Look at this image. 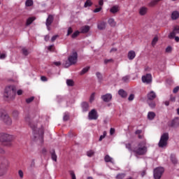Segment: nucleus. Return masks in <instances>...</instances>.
Masks as SVG:
<instances>
[{
    "mask_svg": "<svg viewBox=\"0 0 179 179\" xmlns=\"http://www.w3.org/2000/svg\"><path fill=\"white\" fill-rule=\"evenodd\" d=\"M25 121L27 122L28 125H29L30 128L34 131V134L39 135L41 138H42L43 134H44V129L41 124L36 123L30 117H25Z\"/></svg>",
    "mask_w": 179,
    "mask_h": 179,
    "instance_id": "1",
    "label": "nucleus"
},
{
    "mask_svg": "<svg viewBox=\"0 0 179 179\" xmlns=\"http://www.w3.org/2000/svg\"><path fill=\"white\" fill-rule=\"evenodd\" d=\"M13 136L7 133H0V142L3 144V146L6 148H12L13 146Z\"/></svg>",
    "mask_w": 179,
    "mask_h": 179,
    "instance_id": "2",
    "label": "nucleus"
},
{
    "mask_svg": "<svg viewBox=\"0 0 179 179\" xmlns=\"http://www.w3.org/2000/svg\"><path fill=\"white\" fill-rule=\"evenodd\" d=\"M136 156H143L148 153V147L145 141L141 142L133 150Z\"/></svg>",
    "mask_w": 179,
    "mask_h": 179,
    "instance_id": "3",
    "label": "nucleus"
},
{
    "mask_svg": "<svg viewBox=\"0 0 179 179\" xmlns=\"http://www.w3.org/2000/svg\"><path fill=\"white\" fill-rule=\"evenodd\" d=\"M3 96L8 100L15 99V87L13 85L7 86L4 90Z\"/></svg>",
    "mask_w": 179,
    "mask_h": 179,
    "instance_id": "4",
    "label": "nucleus"
},
{
    "mask_svg": "<svg viewBox=\"0 0 179 179\" xmlns=\"http://www.w3.org/2000/svg\"><path fill=\"white\" fill-rule=\"evenodd\" d=\"M169 138V133H163L161 135L160 140L158 143L159 148H162V149H165V148H167Z\"/></svg>",
    "mask_w": 179,
    "mask_h": 179,
    "instance_id": "5",
    "label": "nucleus"
},
{
    "mask_svg": "<svg viewBox=\"0 0 179 179\" xmlns=\"http://www.w3.org/2000/svg\"><path fill=\"white\" fill-rule=\"evenodd\" d=\"M78 62V53L76 52H73L68 58V62L64 64V68H69L71 65H75Z\"/></svg>",
    "mask_w": 179,
    "mask_h": 179,
    "instance_id": "6",
    "label": "nucleus"
},
{
    "mask_svg": "<svg viewBox=\"0 0 179 179\" xmlns=\"http://www.w3.org/2000/svg\"><path fill=\"white\" fill-rule=\"evenodd\" d=\"M163 173H164V169L163 167H158L154 170V178L160 179L162 178V176H163Z\"/></svg>",
    "mask_w": 179,
    "mask_h": 179,
    "instance_id": "7",
    "label": "nucleus"
},
{
    "mask_svg": "<svg viewBox=\"0 0 179 179\" xmlns=\"http://www.w3.org/2000/svg\"><path fill=\"white\" fill-rule=\"evenodd\" d=\"M142 80L143 83H146L147 85H149V83H152V75L151 74H147L142 77Z\"/></svg>",
    "mask_w": 179,
    "mask_h": 179,
    "instance_id": "8",
    "label": "nucleus"
},
{
    "mask_svg": "<svg viewBox=\"0 0 179 179\" xmlns=\"http://www.w3.org/2000/svg\"><path fill=\"white\" fill-rule=\"evenodd\" d=\"M99 115H97V111H96L94 109H92L89 113V118L90 120H96L98 118Z\"/></svg>",
    "mask_w": 179,
    "mask_h": 179,
    "instance_id": "9",
    "label": "nucleus"
},
{
    "mask_svg": "<svg viewBox=\"0 0 179 179\" xmlns=\"http://www.w3.org/2000/svg\"><path fill=\"white\" fill-rule=\"evenodd\" d=\"M6 125L10 126L12 125V118H10V116L9 115H6V116L1 120Z\"/></svg>",
    "mask_w": 179,
    "mask_h": 179,
    "instance_id": "10",
    "label": "nucleus"
},
{
    "mask_svg": "<svg viewBox=\"0 0 179 179\" xmlns=\"http://www.w3.org/2000/svg\"><path fill=\"white\" fill-rule=\"evenodd\" d=\"M176 34H179V26L174 27L173 31L169 35V38H174Z\"/></svg>",
    "mask_w": 179,
    "mask_h": 179,
    "instance_id": "11",
    "label": "nucleus"
},
{
    "mask_svg": "<svg viewBox=\"0 0 179 179\" xmlns=\"http://www.w3.org/2000/svg\"><path fill=\"white\" fill-rule=\"evenodd\" d=\"M101 98L103 101L108 103V101H110L111 99H113V95H111V94H106L105 95H102Z\"/></svg>",
    "mask_w": 179,
    "mask_h": 179,
    "instance_id": "12",
    "label": "nucleus"
},
{
    "mask_svg": "<svg viewBox=\"0 0 179 179\" xmlns=\"http://www.w3.org/2000/svg\"><path fill=\"white\" fill-rule=\"evenodd\" d=\"M54 17H52V15H49L48 19L46 20V26L48 27V30H50V26L51 23H52Z\"/></svg>",
    "mask_w": 179,
    "mask_h": 179,
    "instance_id": "13",
    "label": "nucleus"
},
{
    "mask_svg": "<svg viewBox=\"0 0 179 179\" xmlns=\"http://www.w3.org/2000/svg\"><path fill=\"white\" fill-rule=\"evenodd\" d=\"M127 57L130 61H132L136 57V53H135V51L131 50L128 52Z\"/></svg>",
    "mask_w": 179,
    "mask_h": 179,
    "instance_id": "14",
    "label": "nucleus"
},
{
    "mask_svg": "<svg viewBox=\"0 0 179 179\" xmlns=\"http://www.w3.org/2000/svg\"><path fill=\"white\" fill-rule=\"evenodd\" d=\"M108 23L111 27H115V26H117V22H115V20H114V18H109L108 20Z\"/></svg>",
    "mask_w": 179,
    "mask_h": 179,
    "instance_id": "15",
    "label": "nucleus"
},
{
    "mask_svg": "<svg viewBox=\"0 0 179 179\" xmlns=\"http://www.w3.org/2000/svg\"><path fill=\"white\" fill-rule=\"evenodd\" d=\"M155 97H156V93L153 91H151L148 94V100H155Z\"/></svg>",
    "mask_w": 179,
    "mask_h": 179,
    "instance_id": "16",
    "label": "nucleus"
},
{
    "mask_svg": "<svg viewBox=\"0 0 179 179\" xmlns=\"http://www.w3.org/2000/svg\"><path fill=\"white\" fill-rule=\"evenodd\" d=\"M139 13L141 16H145L146 13H148V8L146 7H141L139 10Z\"/></svg>",
    "mask_w": 179,
    "mask_h": 179,
    "instance_id": "17",
    "label": "nucleus"
},
{
    "mask_svg": "<svg viewBox=\"0 0 179 179\" xmlns=\"http://www.w3.org/2000/svg\"><path fill=\"white\" fill-rule=\"evenodd\" d=\"M106 25H107V23H106L105 22H101L98 23L97 27L99 30H104V29H106Z\"/></svg>",
    "mask_w": 179,
    "mask_h": 179,
    "instance_id": "18",
    "label": "nucleus"
},
{
    "mask_svg": "<svg viewBox=\"0 0 179 179\" xmlns=\"http://www.w3.org/2000/svg\"><path fill=\"white\" fill-rule=\"evenodd\" d=\"M120 10V7L118 6H113L110 8V12L111 13H117Z\"/></svg>",
    "mask_w": 179,
    "mask_h": 179,
    "instance_id": "19",
    "label": "nucleus"
},
{
    "mask_svg": "<svg viewBox=\"0 0 179 179\" xmlns=\"http://www.w3.org/2000/svg\"><path fill=\"white\" fill-rule=\"evenodd\" d=\"M7 113L3 109H0V121H2L7 115Z\"/></svg>",
    "mask_w": 179,
    "mask_h": 179,
    "instance_id": "20",
    "label": "nucleus"
},
{
    "mask_svg": "<svg viewBox=\"0 0 179 179\" xmlns=\"http://www.w3.org/2000/svg\"><path fill=\"white\" fill-rule=\"evenodd\" d=\"M90 30V27L85 25L80 28V33H88Z\"/></svg>",
    "mask_w": 179,
    "mask_h": 179,
    "instance_id": "21",
    "label": "nucleus"
},
{
    "mask_svg": "<svg viewBox=\"0 0 179 179\" xmlns=\"http://www.w3.org/2000/svg\"><path fill=\"white\" fill-rule=\"evenodd\" d=\"M171 17L173 20H177L179 17V13L178 11H173L171 14Z\"/></svg>",
    "mask_w": 179,
    "mask_h": 179,
    "instance_id": "22",
    "label": "nucleus"
},
{
    "mask_svg": "<svg viewBox=\"0 0 179 179\" xmlns=\"http://www.w3.org/2000/svg\"><path fill=\"white\" fill-rule=\"evenodd\" d=\"M155 117H156V113H155V112H149L148 113V118L150 121H152V120H155Z\"/></svg>",
    "mask_w": 179,
    "mask_h": 179,
    "instance_id": "23",
    "label": "nucleus"
},
{
    "mask_svg": "<svg viewBox=\"0 0 179 179\" xmlns=\"http://www.w3.org/2000/svg\"><path fill=\"white\" fill-rule=\"evenodd\" d=\"M34 20H36V17H29L27 20V22H26L27 26H29V24H31V23H33V22H34Z\"/></svg>",
    "mask_w": 179,
    "mask_h": 179,
    "instance_id": "24",
    "label": "nucleus"
},
{
    "mask_svg": "<svg viewBox=\"0 0 179 179\" xmlns=\"http://www.w3.org/2000/svg\"><path fill=\"white\" fill-rule=\"evenodd\" d=\"M171 125H172V127H178V125H179V118L176 117L173 120H172Z\"/></svg>",
    "mask_w": 179,
    "mask_h": 179,
    "instance_id": "25",
    "label": "nucleus"
},
{
    "mask_svg": "<svg viewBox=\"0 0 179 179\" xmlns=\"http://www.w3.org/2000/svg\"><path fill=\"white\" fill-rule=\"evenodd\" d=\"M118 94L120 97H122L123 99L127 97V92L124 91V90H120L118 91Z\"/></svg>",
    "mask_w": 179,
    "mask_h": 179,
    "instance_id": "26",
    "label": "nucleus"
},
{
    "mask_svg": "<svg viewBox=\"0 0 179 179\" xmlns=\"http://www.w3.org/2000/svg\"><path fill=\"white\" fill-rule=\"evenodd\" d=\"M83 111H87L89 110V103L87 102H83L82 103Z\"/></svg>",
    "mask_w": 179,
    "mask_h": 179,
    "instance_id": "27",
    "label": "nucleus"
},
{
    "mask_svg": "<svg viewBox=\"0 0 179 179\" xmlns=\"http://www.w3.org/2000/svg\"><path fill=\"white\" fill-rule=\"evenodd\" d=\"M22 52L23 55H25V57H27V55H29L30 54V52L26 48H22Z\"/></svg>",
    "mask_w": 179,
    "mask_h": 179,
    "instance_id": "28",
    "label": "nucleus"
},
{
    "mask_svg": "<svg viewBox=\"0 0 179 179\" xmlns=\"http://www.w3.org/2000/svg\"><path fill=\"white\" fill-rule=\"evenodd\" d=\"M158 41H159V38L157 36H155L152 41V47H155Z\"/></svg>",
    "mask_w": 179,
    "mask_h": 179,
    "instance_id": "29",
    "label": "nucleus"
},
{
    "mask_svg": "<svg viewBox=\"0 0 179 179\" xmlns=\"http://www.w3.org/2000/svg\"><path fill=\"white\" fill-rule=\"evenodd\" d=\"M51 157L54 162H57V154H55V150L51 152Z\"/></svg>",
    "mask_w": 179,
    "mask_h": 179,
    "instance_id": "30",
    "label": "nucleus"
},
{
    "mask_svg": "<svg viewBox=\"0 0 179 179\" xmlns=\"http://www.w3.org/2000/svg\"><path fill=\"white\" fill-rule=\"evenodd\" d=\"M13 117L14 120H17L19 118V111L14 110L13 112Z\"/></svg>",
    "mask_w": 179,
    "mask_h": 179,
    "instance_id": "31",
    "label": "nucleus"
},
{
    "mask_svg": "<svg viewBox=\"0 0 179 179\" xmlns=\"http://www.w3.org/2000/svg\"><path fill=\"white\" fill-rule=\"evenodd\" d=\"M105 162H106L107 163H114V162L113 161V158H111V157H110L109 155H106L105 157Z\"/></svg>",
    "mask_w": 179,
    "mask_h": 179,
    "instance_id": "32",
    "label": "nucleus"
},
{
    "mask_svg": "<svg viewBox=\"0 0 179 179\" xmlns=\"http://www.w3.org/2000/svg\"><path fill=\"white\" fill-rule=\"evenodd\" d=\"M162 0H152L150 3L149 6H155V5H157V3L160 2Z\"/></svg>",
    "mask_w": 179,
    "mask_h": 179,
    "instance_id": "33",
    "label": "nucleus"
},
{
    "mask_svg": "<svg viewBox=\"0 0 179 179\" xmlns=\"http://www.w3.org/2000/svg\"><path fill=\"white\" fill-rule=\"evenodd\" d=\"M90 69V67H85L80 71V75H85V73H87Z\"/></svg>",
    "mask_w": 179,
    "mask_h": 179,
    "instance_id": "34",
    "label": "nucleus"
},
{
    "mask_svg": "<svg viewBox=\"0 0 179 179\" xmlns=\"http://www.w3.org/2000/svg\"><path fill=\"white\" fill-rule=\"evenodd\" d=\"M96 75L99 82H101L103 80V76H101V73L100 72H97Z\"/></svg>",
    "mask_w": 179,
    "mask_h": 179,
    "instance_id": "35",
    "label": "nucleus"
},
{
    "mask_svg": "<svg viewBox=\"0 0 179 179\" xmlns=\"http://www.w3.org/2000/svg\"><path fill=\"white\" fill-rule=\"evenodd\" d=\"M92 1L90 0H87L85 3L84 7L87 8L88 6H92Z\"/></svg>",
    "mask_w": 179,
    "mask_h": 179,
    "instance_id": "36",
    "label": "nucleus"
},
{
    "mask_svg": "<svg viewBox=\"0 0 179 179\" xmlns=\"http://www.w3.org/2000/svg\"><path fill=\"white\" fill-rule=\"evenodd\" d=\"M106 136H107V132L103 131V135L100 136V137H99V142H101L103 141V139H104L106 138Z\"/></svg>",
    "mask_w": 179,
    "mask_h": 179,
    "instance_id": "37",
    "label": "nucleus"
},
{
    "mask_svg": "<svg viewBox=\"0 0 179 179\" xmlns=\"http://www.w3.org/2000/svg\"><path fill=\"white\" fill-rule=\"evenodd\" d=\"M66 85L67 86H73V85H75V83H73V80H67Z\"/></svg>",
    "mask_w": 179,
    "mask_h": 179,
    "instance_id": "38",
    "label": "nucleus"
},
{
    "mask_svg": "<svg viewBox=\"0 0 179 179\" xmlns=\"http://www.w3.org/2000/svg\"><path fill=\"white\" fill-rule=\"evenodd\" d=\"M171 160L172 163H173V164H177V158H176V156L171 155Z\"/></svg>",
    "mask_w": 179,
    "mask_h": 179,
    "instance_id": "39",
    "label": "nucleus"
},
{
    "mask_svg": "<svg viewBox=\"0 0 179 179\" xmlns=\"http://www.w3.org/2000/svg\"><path fill=\"white\" fill-rule=\"evenodd\" d=\"M117 179H123L125 178V173H120L116 176Z\"/></svg>",
    "mask_w": 179,
    "mask_h": 179,
    "instance_id": "40",
    "label": "nucleus"
},
{
    "mask_svg": "<svg viewBox=\"0 0 179 179\" xmlns=\"http://www.w3.org/2000/svg\"><path fill=\"white\" fill-rule=\"evenodd\" d=\"M94 151L93 150H90L87 152V156H88V157H92V156H94Z\"/></svg>",
    "mask_w": 179,
    "mask_h": 179,
    "instance_id": "41",
    "label": "nucleus"
},
{
    "mask_svg": "<svg viewBox=\"0 0 179 179\" xmlns=\"http://www.w3.org/2000/svg\"><path fill=\"white\" fill-rule=\"evenodd\" d=\"M94 97H95V94L92 93L90 97V103H93L94 101Z\"/></svg>",
    "mask_w": 179,
    "mask_h": 179,
    "instance_id": "42",
    "label": "nucleus"
},
{
    "mask_svg": "<svg viewBox=\"0 0 179 179\" xmlns=\"http://www.w3.org/2000/svg\"><path fill=\"white\" fill-rule=\"evenodd\" d=\"M6 174V169L3 170L2 168L0 169V177Z\"/></svg>",
    "mask_w": 179,
    "mask_h": 179,
    "instance_id": "43",
    "label": "nucleus"
},
{
    "mask_svg": "<svg viewBox=\"0 0 179 179\" xmlns=\"http://www.w3.org/2000/svg\"><path fill=\"white\" fill-rule=\"evenodd\" d=\"M26 6H31L33 5V1L32 0H27L25 3Z\"/></svg>",
    "mask_w": 179,
    "mask_h": 179,
    "instance_id": "44",
    "label": "nucleus"
},
{
    "mask_svg": "<svg viewBox=\"0 0 179 179\" xmlns=\"http://www.w3.org/2000/svg\"><path fill=\"white\" fill-rule=\"evenodd\" d=\"M80 33V32H79V31H76V32H74L71 36L72 38H76V37H78Z\"/></svg>",
    "mask_w": 179,
    "mask_h": 179,
    "instance_id": "45",
    "label": "nucleus"
},
{
    "mask_svg": "<svg viewBox=\"0 0 179 179\" xmlns=\"http://www.w3.org/2000/svg\"><path fill=\"white\" fill-rule=\"evenodd\" d=\"M70 175L71 176V179H76V175H75V172H73V171H70Z\"/></svg>",
    "mask_w": 179,
    "mask_h": 179,
    "instance_id": "46",
    "label": "nucleus"
},
{
    "mask_svg": "<svg viewBox=\"0 0 179 179\" xmlns=\"http://www.w3.org/2000/svg\"><path fill=\"white\" fill-rule=\"evenodd\" d=\"M18 175H19L20 178H23V177L24 176V174L23 173V171H22V170L18 171Z\"/></svg>",
    "mask_w": 179,
    "mask_h": 179,
    "instance_id": "47",
    "label": "nucleus"
},
{
    "mask_svg": "<svg viewBox=\"0 0 179 179\" xmlns=\"http://www.w3.org/2000/svg\"><path fill=\"white\" fill-rule=\"evenodd\" d=\"M33 100H34V96L27 99L26 102L27 103H31V101H33Z\"/></svg>",
    "mask_w": 179,
    "mask_h": 179,
    "instance_id": "48",
    "label": "nucleus"
},
{
    "mask_svg": "<svg viewBox=\"0 0 179 179\" xmlns=\"http://www.w3.org/2000/svg\"><path fill=\"white\" fill-rule=\"evenodd\" d=\"M149 106L151 108H155L156 107V103H155L154 101H152L149 103Z\"/></svg>",
    "mask_w": 179,
    "mask_h": 179,
    "instance_id": "49",
    "label": "nucleus"
},
{
    "mask_svg": "<svg viewBox=\"0 0 179 179\" xmlns=\"http://www.w3.org/2000/svg\"><path fill=\"white\" fill-rule=\"evenodd\" d=\"M134 99H135V95H134V94H131L129 95L128 100H129V101H132V100H134Z\"/></svg>",
    "mask_w": 179,
    "mask_h": 179,
    "instance_id": "50",
    "label": "nucleus"
},
{
    "mask_svg": "<svg viewBox=\"0 0 179 179\" xmlns=\"http://www.w3.org/2000/svg\"><path fill=\"white\" fill-rule=\"evenodd\" d=\"M114 60H113V59H106L104 60V64H109V62H113Z\"/></svg>",
    "mask_w": 179,
    "mask_h": 179,
    "instance_id": "51",
    "label": "nucleus"
},
{
    "mask_svg": "<svg viewBox=\"0 0 179 179\" xmlns=\"http://www.w3.org/2000/svg\"><path fill=\"white\" fill-rule=\"evenodd\" d=\"M123 82H128L129 80V76H127L122 78Z\"/></svg>",
    "mask_w": 179,
    "mask_h": 179,
    "instance_id": "52",
    "label": "nucleus"
},
{
    "mask_svg": "<svg viewBox=\"0 0 179 179\" xmlns=\"http://www.w3.org/2000/svg\"><path fill=\"white\" fill-rule=\"evenodd\" d=\"M73 30H72V28L69 27L68 29V31H67V36H69V34H72Z\"/></svg>",
    "mask_w": 179,
    "mask_h": 179,
    "instance_id": "53",
    "label": "nucleus"
},
{
    "mask_svg": "<svg viewBox=\"0 0 179 179\" xmlns=\"http://www.w3.org/2000/svg\"><path fill=\"white\" fill-rule=\"evenodd\" d=\"M54 45L48 47V51H54Z\"/></svg>",
    "mask_w": 179,
    "mask_h": 179,
    "instance_id": "54",
    "label": "nucleus"
},
{
    "mask_svg": "<svg viewBox=\"0 0 179 179\" xmlns=\"http://www.w3.org/2000/svg\"><path fill=\"white\" fill-rule=\"evenodd\" d=\"M101 10V7L96 8L94 10V13H97Z\"/></svg>",
    "mask_w": 179,
    "mask_h": 179,
    "instance_id": "55",
    "label": "nucleus"
},
{
    "mask_svg": "<svg viewBox=\"0 0 179 179\" xmlns=\"http://www.w3.org/2000/svg\"><path fill=\"white\" fill-rule=\"evenodd\" d=\"M63 120H64V121H68V120H69V115H64Z\"/></svg>",
    "mask_w": 179,
    "mask_h": 179,
    "instance_id": "56",
    "label": "nucleus"
},
{
    "mask_svg": "<svg viewBox=\"0 0 179 179\" xmlns=\"http://www.w3.org/2000/svg\"><path fill=\"white\" fill-rule=\"evenodd\" d=\"M126 148H127V149H128L129 150H131V143H127V144H126Z\"/></svg>",
    "mask_w": 179,
    "mask_h": 179,
    "instance_id": "57",
    "label": "nucleus"
},
{
    "mask_svg": "<svg viewBox=\"0 0 179 179\" xmlns=\"http://www.w3.org/2000/svg\"><path fill=\"white\" fill-rule=\"evenodd\" d=\"M58 38V35L53 36L51 38V41L53 43Z\"/></svg>",
    "mask_w": 179,
    "mask_h": 179,
    "instance_id": "58",
    "label": "nucleus"
},
{
    "mask_svg": "<svg viewBox=\"0 0 179 179\" xmlns=\"http://www.w3.org/2000/svg\"><path fill=\"white\" fill-rule=\"evenodd\" d=\"M110 135H114V134H115V129L111 128L110 130Z\"/></svg>",
    "mask_w": 179,
    "mask_h": 179,
    "instance_id": "59",
    "label": "nucleus"
},
{
    "mask_svg": "<svg viewBox=\"0 0 179 179\" xmlns=\"http://www.w3.org/2000/svg\"><path fill=\"white\" fill-rule=\"evenodd\" d=\"M6 58V54H1L0 55V59H5Z\"/></svg>",
    "mask_w": 179,
    "mask_h": 179,
    "instance_id": "60",
    "label": "nucleus"
},
{
    "mask_svg": "<svg viewBox=\"0 0 179 179\" xmlns=\"http://www.w3.org/2000/svg\"><path fill=\"white\" fill-rule=\"evenodd\" d=\"M41 79L42 82H47V77H45V76H41Z\"/></svg>",
    "mask_w": 179,
    "mask_h": 179,
    "instance_id": "61",
    "label": "nucleus"
},
{
    "mask_svg": "<svg viewBox=\"0 0 179 179\" xmlns=\"http://www.w3.org/2000/svg\"><path fill=\"white\" fill-rule=\"evenodd\" d=\"M53 64L56 66H59V65H61V62H53Z\"/></svg>",
    "mask_w": 179,
    "mask_h": 179,
    "instance_id": "62",
    "label": "nucleus"
},
{
    "mask_svg": "<svg viewBox=\"0 0 179 179\" xmlns=\"http://www.w3.org/2000/svg\"><path fill=\"white\" fill-rule=\"evenodd\" d=\"M179 90V87H176L173 89V93H177Z\"/></svg>",
    "mask_w": 179,
    "mask_h": 179,
    "instance_id": "63",
    "label": "nucleus"
},
{
    "mask_svg": "<svg viewBox=\"0 0 179 179\" xmlns=\"http://www.w3.org/2000/svg\"><path fill=\"white\" fill-rule=\"evenodd\" d=\"M170 100H171V101H176V96H171Z\"/></svg>",
    "mask_w": 179,
    "mask_h": 179,
    "instance_id": "64",
    "label": "nucleus"
}]
</instances>
